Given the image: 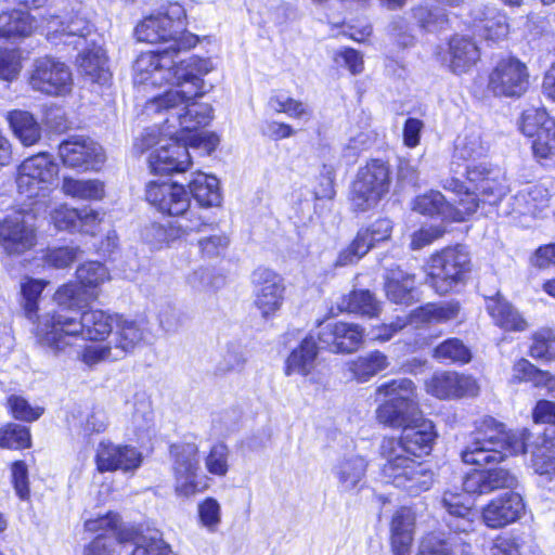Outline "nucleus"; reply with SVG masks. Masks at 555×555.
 <instances>
[{
    "instance_id": "nucleus-18",
    "label": "nucleus",
    "mask_w": 555,
    "mask_h": 555,
    "mask_svg": "<svg viewBox=\"0 0 555 555\" xmlns=\"http://www.w3.org/2000/svg\"><path fill=\"white\" fill-rule=\"evenodd\" d=\"M59 154L67 167L81 170H98L105 162L101 145L89 138H72L61 143Z\"/></svg>"
},
{
    "instance_id": "nucleus-17",
    "label": "nucleus",
    "mask_w": 555,
    "mask_h": 555,
    "mask_svg": "<svg viewBox=\"0 0 555 555\" xmlns=\"http://www.w3.org/2000/svg\"><path fill=\"white\" fill-rule=\"evenodd\" d=\"M392 231V222L382 218L370 227L360 229L354 240L344 248L335 261L336 267H345L358 262L379 242L389 240Z\"/></svg>"
},
{
    "instance_id": "nucleus-48",
    "label": "nucleus",
    "mask_w": 555,
    "mask_h": 555,
    "mask_svg": "<svg viewBox=\"0 0 555 555\" xmlns=\"http://www.w3.org/2000/svg\"><path fill=\"white\" fill-rule=\"evenodd\" d=\"M340 309L373 318L379 314L380 304L371 292L354 291L343 300Z\"/></svg>"
},
{
    "instance_id": "nucleus-1",
    "label": "nucleus",
    "mask_w": 555,
    "mask_h": 555,
    "mask_svg": "<svg viewBox=\"0 0 555 555\" xmlns=\"http://www.w3.org/2000/svg\"><path fill=\"white\" fill-rule=\"evenodd\" d=\"M212 68L210 60L195 55L177 64L166 52L141 53L133 64V82L139 89L144 91L165 85L180 88L149 100L143 113L151 118L159 117L166 135H183V132L208 126L212 107L193 99L206 93L203 77Z\"/></svg>"
},
{
    "instance_id": "nucleus-15",
    "label": "nucleus",
    "mask_w": 555,
    "mask_h": 555,
    "mask_svg": "<svg viewBox=\"0 0 555 555\" xmlns=\"http://www.w3.org/2000/svg\"><path fill=\"white\" fill-rule=\"evenodd\" d=\"M251 280L256 308L263 318L273 317L284 302L285 285L282 276L268 268H257Z\"/></svg>"
},
{
    "instance_id": "nucleus-22",
    "label": "nucleus",
    "mask_w": 555,
    "mask_h": 555,
    "mask_svg": "<svg viewBox=\"0 0 555 555\" xmlns=\"http://www.w3.org/2000/svg\"><path fill=\"white\" fill-rule=\"evenodd\" d=\"M426 389L427 392L440 399L476 396L479 390L473 377L452 372L433 375L426 382Z\"/></svg>"
},
{
    "instance_id": "nucleus-56",
    "label": "nucleus",
    "mask_w": 555,
    "mask_h": 555,
    "mask_svg": "<svg viewBox=\"0 0 555 555\" xmlns=\"http://www.w3.org/2000/svg\"><path fill=\"white\" fill-rule=\"evenodd\" d=\"M530 356L534 359L552 361L555 359V334L550 330H542L534 334L530 347Z\"/></svg>"
},
{
    "instance_id": "nucleus-44",
    "label": "nucleus",
    "mask_w": 555,
    "mask_h": 555,
    "mask_svg": "<svg viewBox=\"0 0 555 555\" xmlns=\"http://www.w3.org/2000/svg\"><path fill=\"white\" fill-rule=\"evenodd\" d=\"M488 152L487 144L481 139L478 129L467 128L457 137L454 147V157L464 160H476L483 157Z\"/></svg>"
},
{
    "instance_id": "nucleus-23",
    "label": "nucleus",
    "mask_w": 555,
    "mask_h": 555,
    "mask_svg": "<svg viewBox=\"0 0 555 555\" xmlns=\"http://www.w3.org/2000/svg\"><path fill=\"white\" fill-rule=\"evenodd\" d=\"M319 338L331 351L349 353L359 348L363 330L353 323L335 322L325 325Z\"/></svg>"
},
{
    "instance_id": "nucleus-6",
    "label": "nucleus",
    "mask_w": 555,
    "mask_h": 555,
    "mask_svg": "<svg viewBox=\"0 0 555 555\" xmlns=\"http://www.w3.org/2000/svg\"><path fill=\"white\" fill-rule=\"evenodd\" d=\"M184 9L179 3L168 5L165 13L151 15L145 17L134 29L135 37L139 41L149 43L172 42L169 48L152 52L153 54L169 53L173 61L178 52L189 50L195 47L197 39L184 30Z\"/></svg>"
},
{
    "instance_id": "nucleus-29",
    "label": "nucleus",
    "mask_w": 555,
    "mask_h": 555,
    "mask_svg": "<svg viewBox=\"0 0 555 555\" xmlns=\"http://www.w3.org/2000/svg\"><path fill=\"white\" fill-rule=\"evenodd\" d=\"M387 298L398 305L409 306L416 300L415 276L400 268L389 269L385 278Z\"/></svg>"
},
{
    "instance_id": "nucleus-52",
    "label": "nucleus",
    "mask_w": 555,
    "mask_h": 555,
    "mask_svg": "<svg viewBox=\"0 0 555 555\" xmlns=\"http://www.w3.org/2000/svg\"><path fill=\"white\" fill-rule=\"evenodd\" d=\"M78 360H80L88 367L92 369L102 362L118 361L119 359L111 344H93L87 345L81 349V351L78 353Z\"/></svg>"
},
{
    "instance_id": "nucleus-60",
    "label": "nucleus",
    "mask_w": 555,
    "mask_h": 555,
    "mask_svg": "<svg viewBox=\"0 0 555 555\" xmlns=\"http://www.w3.org/2000/svg\"><path fill=\"white\" fill-rule=\"evenodd\" d=\"M79 249L76 247L49 248L43 256V261L49 267L64 269L77 259Z\"/></svg>"
},
{
    "instance_id": "nucleus-39",
    "label": "nucleus",
    "mask_w": 555,
    "mask_h": 555,
    "mask_svg": "<svg viewBox=\"0 0 555 555\" xmlns=\"http://www.w3.org/2000/svg\"><path fill=\"white\" fill-rule=\"evenodd\" d=\"M62 191L65 195L82 201H101L105 196V185L98 179H74L64 177Z\"/></svg>"
},
{
    "instance_id": "nucleus-30",
    "label": "nucleus",
    "mask_w": 555,
    "mask_h": 555,
    "mask_svg": "<svg viewBox=\"0 0 555 555\" xmlns=\"http://www.w3.org/2000/svg\"><path fill=\"white\" fill-rule=\"evenodd\" d=\"M448 55L449 67L455 74L468 72L480 59L477 44L470 38L460 35L449 41Z\"/></svg>"
},
{
    "instance_id": "nucleus-14",
    "label": "nucleus",
    "mask_w": 555,
    "mask_h": 555,
    "mask_svg": "<svg viewBox=\"0 0 555 555\" xmlns=\"http://www.w3.org/2000/svg\"><path fill=\"white\" fill-rule=\"evenodd\" d=\"M31 220L30 214L15 211L0 221V247L7 255L20 256L36 245V229Z\"/></svg>"
},
{
    "instance_id": "nucleus-37",
    "label": "nucleus",
    "mask_w": 555,
    "mask_h": 555,
    "mask_svg": "<svg viewBox=\"0 0 555 555\" xmlns=\"http://www.w3.org/2000/svg\"><path fill=\"white\" fill-rule=\"evenodd\" d=\"M473 15L480 23L479 31L486 40L500 41L506 38L509 27L505 15L495 13L488 7L477 8Z\"/></svg>"
},
{
    "instance_id": "nucleus-47",
    "label": "nucleus",
    "mask_w": 555,
    "mask_h": 555,
    "mask_svg": "<svg viewBox=\"0 0 555 555\" xmlns=\"http://www.w3.org/2000/svg\"><path fill=\"white\" fill-rule=\"evenodd\" d=\"M531 467L540 476L555 475V438L541 439L531 452Z\"/></svg>"
},
{
    "instance_id": "nucleus-50",
    "label": "nucleus",
    "mask_w": 555,
    "mask_h": 555,
    "mask_svg": "<svg viewBox=\"0 0 555 555\" xmlns=\"http://www.w3.org/2000/svg\"><path fill=\"white\" fill-rule=\"evenodd\" d=\"M434 358L439 361L467 363L472 359V353L462 340L450 338L435 348Z\"/></svg>"
},
{
    "instance_id": "nucleus-59",
    "label": "nucleus",
    "mask_w": 555,
    "mask_h": 555,
    "mask_svg": "<svg viewBox=\"0 0 555 555\" xmlns=\"http://www.w3.org/2000/svg\"><path fill=\"white\" fill-rule=\"evenodd\" d=\"M201 524L210 532L217 531L221 522V507L214 498H206L198 504Z\"/></svg>"
},
{
    "instance_id": "nucleus-7",
    "label": "nucleus",
    "mask_w": 555,
    "mask_h": 555,
    "mask_svg": "<svg viewBox=\"0 0 555 555\" xmlns=\"http://www.w3.org/2000/svg\"><path fill=\"white\" fill-rule=\"evenodd\" d=\"M165 134V131L162 129ZM184 135H167V141L156 147L149 157L150 168L155 173L183 172L191 165L188 145L204 147L208 153L215 150L219 139L215 134L195 133L185 142Z\"/></svg>"
},
{
    "instance_id": "nucleus-21",
    "label": "nucleus",
    "mask_w": 555,
    "mask_h": 555,
    "mask_svg": "<svg viewBox=\"0 0 555 555\" xmlns=\"http://www.w3.org/2000/svg\"><path fill=\"white\" fill-rule=\"evenodd\" d=\"M525 512L520 494L507 492L489 502L482 509L485 525L492 529L503 528L518 520Z\"/></svg>"
},
{
    "instance_id": "nucleus-43",
    "label": "nucleus",
    "mask_w": 555,
    "mask_h": 555,
    "mask_svg": "<svg viewBox=\"0 0 555 555\" xmlns=\"http://www.w3.org/2000/svg\"><path fill=\"white\" fill-rule=\"evenodd\" d=\"M387 366V357L380 351L370 352L348 363L351 376L360 383L369 380Z\"/></svg>"
},
{
    "instance_id": "nucleus-54",
    "label": "nucleus",
    "mask_w": 555,
    "mask_h": 555,
    "mask_svg": "<svg viewBox=\"0 0 555 555\" xmlns=\"http://www.w3.org/2000/svg\"><path fill=\"white\" fill-rule=\"evenodd\" d=\"M46 286V282L40 280H27L22 283V295L24 298V309L27 318L34 320L36 318V326L38 325L39 318L43 314L37 315V301Z\"/></svg>"
},
{
    "instance_id": "nucleus-2",
    "label": "nucleus",
    "mask_w": 555,
    "mask_h": 555,
    "mask_svg": "<svg viewBox=\"0 0 555 555\" xmlns=\"http://www.w3.org/2000/svg\"><path fill=\"white\" fill-rule=\"evenodd\" d=\"M385 401L376 409L377 421L392 428H402L397 439L413 457L428 454L436 437L434 425L423 417L415 386L409 378L392 379L376 389Z\"/></svg>"
},
{
    "instance_id": "nucleus-3",
    "label": "nucleus",
    "mask_w": 555,
    "mask_h": 555,
    "mask_svg": "<svg viewBox=\"0 0 555 555\" xmlns=\"http://www.w3.org/2000/svg\"><path fill=\"white\" fill-rule=\"evenodd\" d=\"M113 332V319L102 310H88L80 317L66 313H44L39 318L35 334L40 345L52 353H65L78 338L99 341Z\"/></svg>"
},
{
    "instance_id": "nucleus-31",
    "label": "nucleus",
    "mask_w": 555,
    "mask_h": 555,
    "mask_svg": "<svg viewBox=\"0 0 555 555\" xmlns=\"http://www.w3.org/2000/svg\"><path fill=\"white\" fill-rule=\"evenodd\" d=\"M79 72L91 82L106 85L111 79L105 51L93 44L83 51L78 60Z\"/></svg>"
},
{
    "instance_id": "nucleus-8",
    "label": "nucleus",
    "mask_w": 555,
    "mask_h": 555,
    "mask_svg": "<svg viewBox=\"0 0 555 555\" xmlns=\"http://www.w3.org/2000/svg\"><path fill=\"white\" fill-rule=\"evenodd\" d=\"M470 267V256L464 246L443 248L428 260V283L436 293L448 294L465 280Z\"/></svg>"
},
{
    "instance_id": "nucleus-55",
    "label": "nucleus",
    "mask_w": 555,
    "mask_h": 555,
    "mask_svg": "<svg viewBox=\"0 0 555 555\" xmlns=\"http://www.w3.org/2000/svg\"><path fill=\"white\" fill-rule=\"evenodd\" d=\"M22 54L17 49H0V79L13 81L22 72Z\"/></svg>"
},
{
    "instance_id": "nucleus-16",
    "label": "nucleus",
    "mask_w": 555,
    "mask_h": 555,
    "mask_svg": "<svg viewBox=\"0 0 555 555\" xmlns=\"http://www.w3.org/2000/svg\"><path fill=\"white\" fill-rule=\"evenodd\" d=\"M519 128L525 135L534 138L532 149L537 156L546 158L555 152V122L544 109L524 111Z\"/></svg>"
},
{
    "instance_id": "nucleus-45",
    "label": "nucleus",
    "mask_w": 555,
    "mask_h": 555,
    "mask_svg": "<svg viewBox=\"0 0 555 555\" xmlns=\"http://www.w3.org/2000/svg\"><path fill=\"white\" fill-rule=\"evenodd\" d=\"M76 276L86 294L95 299L99 288L109 280L108 270L104 264L98 261H90L79 266L76 270Z\"/></svg>"
},
{
    "instance_id": "nucleus-11",
    "label": "nucleus",
    "mask_w": 555,
    "mask_h": 555,
    "mask_svg": "<svg viewBox=\"0 0 555 555\" xmlns=\"http://www.w3.org/2000/svg\"><path fill=\"white\" fill-rule=\"evenodd\" d=\"M27 82L36 92L60 96L72 90L73 75L64 62L52 56H41L34 60Z\"/></svg>"
},
{
    "instance_id": "nucleus-51",
    "label": "nucleus",
    "mask_w": 555,
    "mask_h": 555,
    "mask_svg": "<svg viewBox=\"0 0 555 555\" xmlns=\"http://www.w3.org/2000/svg\"><path fill=\"white\" fill-rule=\"evenodd\" d=\"M30 433L26 426L8 424L0 428V448L25 449L30 447Z\"/></svg>"
},
{
    "instance_id": "nucleus-42",
    "label": "nucleus",
    "mask_w": 555,
    "mask_h": 555,
    "mask_svg": "<svg viewBox=\"0 0 555 555\" xmlns=\"http://www.w3.org/2000/svg\"><path fill=\"white\" fill-rule=\"evenodd\" d=\"M190 192L203 207L220 204L219 182L216 177L198 172L189 184Z\"/></svg>"
},
{
    "instance_id": "nucleus-57",
    "label": "nucleus",
    "mask_w": 555,
    "mask_h": 555,
    "mask_svg": "<svg viewBox=\"0 0 555 555\" xmlns=\"http://www.w3.org/2000/svg\"><path fill=\"white\" fill-rule=\"evenodd\" d=\"M212 222L199 215L197 211L189 208L180 218L175 221L173 230L181 234V237L189 235L192 232H202L205 228L211 227Z\"/></svg>"
},
{
    "instance_id": "nucleus-27",
    "label": "nucleus",
    "mask_w": 555,
    "mask_h": 555,
    "mask_svg": "<svg viewBox=\"0 0 555 555\" xmlns=\"http://www.w3.org/2000/svg\"><path fill=\"white\" fill-rule=\"evenodd\" d=\"M144 327L140 322L125 317H117L113 339L109 343L118 359L132 353L143 341Z\"/></svg>"
},
{
    "instance_id": "nucleus-4",
    "label": "nucleus",
    "mask_w": 555,
    "mask_h": 555,
    "mask_svg": "<svg viewBox=\"0 0 555 555\" xmlns=\"http://www.w3.org/2000/svg\"><path fill=\"white\" fill-rule=\"evenodd\" d=\"M529 436L530 433L527 429L505 431L503 424L488 418L473 435L461 456L464 463L470 465L483 466L499 463L509 455L524 453Z\"/></svg>"
},
{
    "instance_id": "nucleus-53",
    "label": "nucleus",
    "mask_w": 555,
    "mask_h": 555,
    "mask_svg": "<svg viewBox=\"0 0 555 555\" xmlns=\"http://www.w3.org/2000/svg\"><path fill=\"white\" fill-rule=\"evenodd\" d=\"M230 450L224 443H216L205 457V467L214 476L224 477L229 472Z\"/></svg>"
},
{
    "instance_id": "nucleus-12",
    "label": "nucleus",
    "mask_w": 555,
    "mask_h": 555,
    "mask_svg": "<svg viewBox=\"0 0 555 555\" xmlns=\"http://www.w3.org/2000/svg\"><path fill=\"white\" fill-rule=\"evenodd\" d=\"M175 457V492L181 498H191L207 489V483L198 477V448L194 443L176 444L170 448Z\"/></svg>"
},
{
    "instance_id": "nucleus-33",
    "label": "nucleus",
    "mask_w": 555,
    "mask_h": 555,
    "mask_svg": "<svg viewBox=\"0 0 555 555\" xmlns=\"http://www.w3.org/2000/svg\"><path fill=\"white\" fill-rule=\"evenodd\" d=\"M366 460L361 455H349L340 459L333 468L338 487L343 491L353 490L365 476Z\"/></svg>"
},
{
    "instance_id": "nucleus-34",
    "label": "nucleus",
    "mask_w": 555,
    "mask_h": 555,
    "mask_svg": "<svg viewBox=\"0 0 555 555\" xmlns=\"http://www.w3.org/2000/svg\"><path fill=\"white\" fill-rule=\"evenodd\" d=\"M318 346L313 337H306L286 359L285 374L309 375L315 366Z\"/></svg>"
},
{
    "instance_id": "nucleus-41",
    "label": "nucleus",
    "mask_w": 555,
    "mask_h": 555,
    "mask_svg": "<svg viewBox=\"0 0 555 555\" xmlns=\"http://www.w3.org/2000/svg\"><path fill=\"white\" fill-rule=\"evenodd\" d=\"M35 21L29 13L14 10L0 14V39L29 36L35 28Z\"/></svg>"
},
{
    "instance_id": "nucleus-58",
    "label": "nucleus",
    "mask_w": 555,
    "mask_h": 555,
    "mask_svg": "<svg viewBox=\"0 0 555 555\" xmlns=\"http://www.w3.org/2000/svg\"><path fill=\"white\" fill-rule=\"evenodd\" d=\"M485 202L496 203L505 194V185L499 170L489 172L482 178L481 184L476 188Z\"/></svg>"
},
{
    "instance_id": "nucleus-24",
    "label": "nucleus",
    "mask_w": 555,
    "mask_h": 555,
    "mask_svg": "<svg viewBox=\"0 0 555 555\" xmlns=\"http://www.w3.org/2000/svg\"><path fill=\"white\" fill-rule=\"evenodd\" d=\"M517 483L516 476L503 468L477 470L464 478L463 490L469 494L482 495L499 489H513Z\"/></svg>"
},
{
    "instance_id": "nucleus-10",
    "label": "nucleus",
    "mask_w": 555,
    "mask_h": 555,
    "mask_svg": "<svg viewBox=\"0 0 555 555\" xmlns=\"http://www.w3.org/2000/svg\"><path fill=\"white\" fill-rule=\"evenodd\" d=\"M529 88V67L515 56L500 59L489 72L487 90L495 98L519 99Z\"/></svg>"
},
{
    "instance_id": "nucleus-32",
    "label": "nucleus",
    "mask_w": 555,
    "mask_h": 555,
    "mask_svg": "<svg viewBox=\"0 0 555 555\" xmlns=\"http://www.w3.org/2000/svg\"><path fill=\"white\" fill-rule=\"evenodd\" d=\"M133 542L134 548L131 555H171V548L158 531H149L144 534L134 535L130 530L118 532V542L125 544Z\"/></svg>"
},
{
    "instance_id": "nucleus-13",
    "label": "nucleus",
    "mask_w": 555,
    "mask_h": 555,
    "mask_svg": "<svg viewBox=\"0 0 555 555\" xmlns=\"http://www.w3.org/2000/svg\"><path fill=\"white\" fill-rule=\"evenodd\" d=\"M57 175V165L48 153L25 159L17 169L16 184L21 195L35 198L44 195Z\"/></svg>"
},
{
    "instance_id": "nucleus-9",
    "label": "nucleus",
    "mask_w": 555,
    "mask_h": 555,
    "mask_svg": "<svg viewBox=\"0 0 555 555\" xmlns=\"http://www.w3.org/2000/svg\"><path fill=\"white\" fill-rule=\"evenodd\" d=\"M391 185V170L388 163L371 159L358 170L352 183L350 201L354 210L367 211L387 195Z\"/></svg>"
},
{
    "instance_id": "nucleus-25",
    "label": "nucleus",
    "mask_w": 555,
    "mask_h": 555,
    "mask_svg": "<svg viewBox=\"0 0 555 555\" xmlns=\"http://www.w3.org/2000/svg\"><path fill=\"white\" fill-rule=\"evenodd\" d=\"M440 505L450 516L448 526L452 530L459 532L474 530L477 514L472 509L470 503L465 495L447 490L440 499Z\"/></svg>"
},
{
    "instance_id": "nucleus-63",
    "label": "nucleus",
    "mask_w": 555,
    "mask_h": 555,
    "mask_svg": "<svg viewBox=\"0 0 555 555\" xmlns=\"http://www.w3.org/2000/svg\"><path fill=\"white\" fill-rule=\"evenodd\" d=\"M8 404L10 406L12 415L16 420L25 422H34L38 420L43 412L41 408L31 406L24 398L20 396H11L8 399Z\"/></svg>"
},
{
    "instance_id": "nucleus-46",
    "label": "nucleus",
    "mask_w": 555,
    "mask_h": 555,
    "mask_svg": "<svg viewBox=\"0 0 555 555\" xmlns=\"http://www.w3.org/2000/svg\"><path fill=\"white\" fill-rule=\"evenodd\" d=\"M550 193L542 185H531L517 193L514 205L519 214L535 216L547 206Z\"/></svg>"
},
{
    "instance_id": "nucleus-36",
    "label": "nucleus",
    "mask_w": 555,
    "mask_h": 555,
    "mask_svg": "<svg viewBox=\"0 0 555 555\" xmlns=\"http://www.w3.org/2000/svg\"><path fill=\"white\" fill-rule=\"evenodd\" d=\"M7 119L23 145L31 146L40 140L41 127L29 112L15 109L8 113Z\"/></svg>"
},
{
    "instance_id": "nucleus-62",
    "label": "nucleus",
    "mask_w": 555,
    "mask_h": 555,
    "mask_svg": "<svg viewBox=\"0 0 555 555\" xmlns=\"http://www.w3.org/2000/svg\"><path fill=\"white\" fill-rule=\"evenodd\" d=\"M245 357L242 349L234 345H228L223 351L221 359L217 364V371L225 374L232 371H238L244 366Z\"/></svg>"
},
{
    "instance_id": "nucleus-19",
    "label": "nucleus",
    "mask_w": 555,
    "mask_h": 555,
    "mask_svg": "<svg viewBox=\"0 0 555 555\" xmlns=\"http://www.w3.org/2000/svg\"><path fill=\"white\" fill-rule=\"evenodd\" d=\"M143 461L142 453L134 447L101 442L96 450L95 463L98 470L124 473L137 470Z\"/></svg>"
},
{
    "instance_id": "nucleus-20",
    "label": "nucleus",
    "mask_w": 555,
    "mask_h": 555,
    "mask_svg": "<svg viewBox=\"0 0 555 555\" xmlns=\"http://www.w3.org/2000/svg\"><path fill=\"white\" fill-rule=\"evenodd\" d=\"M146 199L162 212L180 216L190 207L188 192L182 185L166 181H151L146 185Z\"/></svg>"
},
{
    "instance_id": "nucleus-49",
    "label": "nucleus",
    "mask_w": 555,
    "mask_h": 555,
    "mask_svg": "<svg viewBox=\"0 0 555 555\" xmlns=\"http://www.w3.org/2000/svg\"><path fill=\"white\" fill-rule=\"evenodd\" d=\"M414 210L423 215H439L451 219L452 204L448 203L438 191H429L414 201Z\"/></svg>"
},
{
    "instance_id": "nucleus-5",
    "label": "nucleus",
    "mask_w": 555,
    "mask_h": 555,
    "mask_svg": "<svg viewBox=\"0 0 555 555\" xmlns=\"http://www.w3.org/2000/svg\"><path fill=\"white\" fill-rule=\"evenodd\" d=\"M379 454L385 461L382 465V477L385 482L401 488L411 495L429 490L433 485V473L423 463L416 462L395 438H384Z\"/></svg>"
},
{
    "instance_id": "nucleus-61",
    "label": "nucleus",
    "mask_w": 555,
    "mask_h": 555,
    "mask_svg": "<svg viewBox=\"0 0 555 555\" xmlns=\"http://www.w3.org/2000/svg\"><path fill=\"white\" fill-rule=\"evenodd\" d=\"M269 106L276 113H285L293 118H301L309 115L307 106L293 98L271 96Z\"/></svg>"
},
{
    "instance_id": "nucleus-38",
    "label": "nucleus",
    "mask_w": 555,
    "mask_h": 555,
    "mask_svg": "<svg viewBox=\"0 0 555 555\" xmlns=\"http://www.w3.org/2000/svg\"><path fill=\"white\" fill-rule=\"evenodd\" d=\"M459 310L460 307L457 304H428L426 306L413 310L410 313L409 319L405 320L408 321V323L416 325L443 323L456 318Z\"/></svg>"
},
{
    "instance_id": "nucleus-28",
    "label": "nucleus",
    "mask_w": 555,
    "mask_h": 555,
    "mask_svg": "<svg viewBox=\"0 0 555 555\" xmlns=\"http://www.w3.org/2000/svg\"><path fill=\"white\" fill-rule=\"evenodd\" d=\"M47 29L49 39H62L66 44L78 47L91 34L92 26L88 20L78 15L67 20L53 16L48 21Z\"/></svg>"
},
{
    "instance_id": "nucleus-35",
    "label": "nucleus",
    "mask_w": 555,
    "mask_h": 555,
    "mask_svg": "<svg viewBox=\"0 0 555 555\" xmlns=\"http://www.w3.org/2000/svg\"><path fill=\"white\" fill-rule=\"evenodd\" d=\"M487 310L494 320L495 324L506 331L520 332L527 328L526 320L508 301H506L500 295L488 300Z\"/></svg>"
},
{
    "instance_id": "nucleus-40",
    "label": "nucleus",
    "mask_w": 555,
    "mask_h": 555,
    "mask_svg": "<svg viewBox=\"0 0 555 555\" xmlns=\"http://www.w3.org/2000/svg\"><path fill=\"white\" fill-rule=\"evenodd\" d=\"M93 299L90 294H86L81 285L74 283L64 284L57 288L53 296V300L57 305L60 310L47 311L46 313H66L68 311L78 310L88 304L89 300Z\"/></svg>"
},
{
    "instance_id": "nucleus-26",
    "label": "nucleus",
    "mask_w": 555,
    "mask_h": 555,
    "mask_svg": "<svg viewBox=\"0 0 555 555\" xmlns=\"http://www.w3.org/2000/svg\"><path fill=\"white\" fill-rule=\"evenodd\" d=\"M415 514L411 508L397 509L390 521V544L393 555H410L414 540Z\"/></svg>"
},
{
    "instance_id": "nucleus-64",
    "label": "nucleus",
    "mask_w": 555,
    "mask_h": 555,
    "mask_svg": "<svg viewBox=\"0 0 555 555\" xmlns=\"http://www.w3.org/2000/svg\"><path fill=\"white\" fill-rule=\"evenodd\" d=\"M154 414L149 400H140L134 403L131 423L137 433L147 431L153 426Z\"/></svg>"
}]
</instances>
